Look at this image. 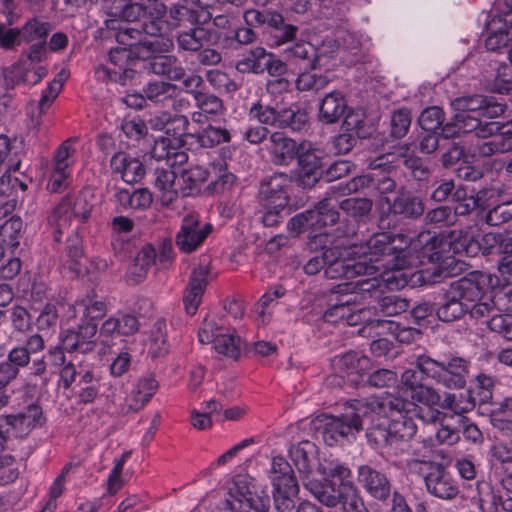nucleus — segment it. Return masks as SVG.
<instances>
[{
  "label": "nucleus",
  "mask_w": 512,
  "mask_h": 512,
  "mask_svg": "<svg viewBox=\"0 0 512 512\" xmlns=\"http://www.w3.org/2000/svg\"><path fill=\"white\" fill-rule=\"evenodd\" d=\"M170 3L169 1H159L154 4L151 11H147L144 16V31L146 35L159 36L165 33L166 26L169 24L165 20V16L170 15Z\"/></svg>",
  "instance_id": "72a5a7b5"
},
{
  "label": "nucleus",
  "mask_w": 512,
  "mask_h": 512,
  "mask_svg": "<svg viewBox=\"0 0 512 512\" xmlns=\"http://www.w3.org/2000/svg\"><path fill=\"white\" fill-rule=\"evenodd\" d=\"M4 84L6 89H13L17 84L29 81V71L20 60L3 71Z\"/></svg>",
  "instance_id": "338daca9"
},
{
  "label": "nucleus",
  "mask_w": 512,
  "mask_h": 512,
  "mask_svg": "<svg viewBox=\"0 0 512 512\" xmlns=\"http://www.w3.org/2000/svg\"><path fill=\"white\" fill-rule=\"evenodd\" d=\"M147 8V5L139 1L111 0L110 4L105 7V10L111 21L136 22L146 15Z\"/></svg>",
  "instance_id": "393cba45"
},
{
  "label": "nucleus",
  "mask_w": 512,
  "mask_h": 512,
  "mask_svg": "<svg viewBox=\"0 0 512 512\" xmlns=\"http://www.w3.org/2000/svg\"><path fill=\"white\" fill-rule=\"evenodd\" d=\"M446 121L445 111L440 106H429L423 109L418 116L417 124L423 131L438 132L443 139L460 137L458 129L448 130L450 119Z\"/></svg>",
  "instance_id": "412c9836"
},
{
  "label": "nucleus",
  "mask_w": 512,
  "mask_h": 512,
  "mask_svg": "<svg viewBox=\"0 0 512 512\" xmlns=\"http://www.w3.org/2000/svg\"><path fill=\"white\" fill-rule=\"evenodd\" d=\"M275 46H282L297 39L299 26L291 23L280 11L274 10L266 28Z\"/></svg>",
  "instance_id": "a878e982"
},
{
  "label": "nucleus",
  "mask_w": 512,
  "mask_h": 512,
  "mask_svg": "<svg viewBox=\"0 0 512 512\" xmlns=\"http://www.w3.org/2000/svg\"><path fill=\"white\" fill-rule=\"evenodd\" d=\"M488 283L483 289V293L479 300L475 302H468V313L474 319H481L484 317H491L494 312H499L500 309L496 307L494 297L491 295L490 289L497 284V278L486 273Z\"/></svg>",
  "instance_id": "473e14b6"
},
{
  "label": "nucleus",
  "mask_w": 512,
  "mask_h": 512,
  "mask_svg": "<svg viewBox=\"0 0 512 512\" xmlns=\"http://www.w3.org/2000/svg\"><path fill=\"white\" fill-rule=\"evenodd\" d=\"M145 68L158 76H164L171 81H180L185 76V69L175 55L162 53L153 61L148 62Z\"/></svg>",
  "instance_id": "cd10ccee"
},
{
  "label": "nucleus",
  "mask_w": 512,
  "mask_h": 512,
  "mask_svg": "<svg viewBox=\"0 0 512 512\" xmlns=\"http://www.w3.org/2000/svg\"><path fill=\"white\" fill-rule=\"evenodd\" d=\"M272 496L278 512H295L299 484L295 474L284 477H272Z\"/></svg>",
  "instance_id": "6ab92c4d"
},
{
  "label": "nucleus",
  "mask_w": 512,
  "mask_h": 512,
  "mask_svg": "<svg viewBox=\"0 0 512 512\" xmlns=\"http://www.w3.org/2000/svg\"><path fill=\"white\" fill-rule=\"evenodd\" d=\"M476 405L475 398L470 390L456 393H445L442 399L441 408L448 409L456 414H463L474 409Z\"/></svg>",
  "instance_id": "37998d69"
},
{
  "label": "nucleus",
  "mask_w": 512,
  "mask_h": 512,
  "mask_svg": "<svg viewBox=\"0 0 512 512\" xmlns=\"http://www.w3.org/2000/svg\"><path fill=\"white\" fill-rule=\"evenodd\" d=\"M174 48L173 40L160 34L159 36L144 35L141 42L132 48V56L135 61H143L145 65L153 61L162 53H170Z\"/></svg>",
  "instance_id": "aec40b11"
},
{
  "label": "nucleus",
  "mask_w": 512,
  "mask_h": 512,
  "mask_svg": "<svg viewBox=\"0 0 512 512\" xmlns=\"http://www.w3.org/2000/svg\"><path fill=\"white\" fill-rule=\"evenodd\" d=\"M389 211L401 219L416 221L424 215L425 203L420 196L401 186L389 204Z\"/></svg>",
  "instance_id": "a211bd4d"
},
{
  "label": "nucleus",
  "mask_w": 512,
  "mask_h": 512,
  "mask_svg": "<svg viewBox=\"0 0 512 512\" xmlns=\"http://www.w3.org/2000/svg\"><path fill=\"white\" fill-rule=\"evenodd\" d=\"M341 128L353 133L358 139L369 138L374 132V127L368 123L365 114L355 111L346 115Z\"/></svg>",
  "instance_id": "c03bdc74"
},
{
  "label": "nucleus",
  "mask_w": 512,
  "mask_h": 512,
  "mask_svg": "<svg viewBox=\"0 0 512 512\" xmlns=\"http://www.w3.org/2000/svg\"><path fill=\"white\" fill-rule=\"evenodd\" d=\"M291 178L286 173H274L264 177L259 184L258 202L260 206L273 205L274 208H287L288 188Z\"/></svg>",
  "instance_id": "f8f14e48"
},
{
  "label": "nucleus",
  "mask_w": 512,
  "mask_h": 512,
  "mask_svg": "<svg viewBox=\"0 0 512 512\" xmlns=\"http://www.w3.org/2000/svg\"><path fill=\"white\" fill-rule=\"evenodd\" d=\"M450 248L458 254L476 256L479 253L478 240L474 239L468 232L462 230L450 231L448 236Z\"/></svg>",
  "instance_id": "ea45409f"
},
{
  "label": "nucleus",
  "mask_w": 512,
  "mask_h": 512,
  "mask_svg": "<svg viewBox=\"0 0 512 512\" xmlns=\"http://www.w3.org/2000/svg\"><path fill=\"white\" fill-rule=\"evenodd\" d=\"M311 71L312 70H302L297 72L298 76L295 84L299 91L319 92L329 84L330 78L326 74H316Z\"/></svg>",
  "instance_id": "3c124183"
},
{
  "label": "nucleus",
  "mask_w": 512,
  "mask_h": 512,
  "mask_svg": "<svg viewBox=\"0 0 512 512\" xmlns=\"http://www.w3.org/2000/svg\"><path fill=\"white\" fill-rule=\"evenodd\" d=\"M283 57L287 64L297 72L302 70H315L319 68L321 56L318 49L308 41H296L283 50Z\"/></svg>",
  "instance_id": "f3484780"
},
{
  "label": "nucleus",
  "mask_w": 512,
  "mask_h": 512,
  "mask_svg": "<svg viewBox=\"0 0 512 512\" xmlns=\"http://www.w3.org/2000/svg\"><path fill=\"white\" fill-rule=\"evenodd\" d=\"M488 281L486 273L479 271L453 281L436 309L438 319L447 323L461 319L468 313V302L480 299Z\"/></svg>",
  "instance_id": "20e7f679"
},
{
  "label": "nucleus",
  "mask_w": 512,
  "mask_h": 512,
  "mask_svg": "<svg viewBox=\"0 0 512 512\" xmlns=\"http://www.w3.org/2000/svg\"><path fill=\"white\" fill-rule=\"evenodd\" d=\"M491 66L495 71V74L491 75V89L500 94H509L512 91V66L497 61L491 63Z\"/></svg>",
  "instance_id": "8fccbe9b"
},
{
  "label": "nucleus",
  "mask_w": 512,
  "mask_h": 512,
  "mask_svg": "<svg viewBox=\"0 0 512 512\" xmlns=\"http://www.w3.org/2000/svg\"><path fill=\"white\" fill-rule=\"evenodd\" d=\"M416 464H424L429 472L425 476L427 491L440 499L450 500L457 496L458 486L443 463L434 460L413 459L410 467Z\"/></svg>",
  "instance_id": "9d476101"
},
{
  "label": "nucleus",
  "mask_w": 512,
  "mask_h": 512,
  "mask_svg": "<svg viewBox=\"0 0 512 512\" xmlns=\"http://www.w3.org/2000/svg\"><path fill=\"white\" fill-rule=\"evenodd\" d=\"M144 35H146V32L144 31L143 21L140 28H119L116 32L115 38L118 44L125 46L127 49H131L135 48V46L141 42Z\"/></svg>",
  "instance_id": "69168bd1"
},
{
  "label": "nucleus",
  "mask_w": 512,
  "mask_h": 512,
  "mask_svg": "<svg viewBox=\"0 0 512 512\" xmlns=\"http://www.w3.org/2000/svg\"><path fill=\"white\" fill-rule=\"evenodd\" d=\"M210 172L214 174L215 179L210 182L208 188L215 193L230 189L236 180L235 175L229 172L226 165L222 163L213 165Z\"/></svg>",
  "instance_id": "13d9d810"
},
{
  "label": "nucleus",
  "mask_w": 512,
  "mask_h": 512,
  "mask_svg": "<svg viewBox=\"0 0 512 512\" xmlns=\"http://www.w3.org/2000/svg\"><path fill=\"white\" fill-rule=\"evenodd\" d=\"M304 486L322 505L330 508L339 506L341 512H369L353 482L309 479Z\"/></svg>",
  "instance_id": "39448f33"
},
{
  "label": "nucleus",
  "mask_w": 512,
  "mask_h": 512,
  "mask_svg": "<svg viewBox=\"0 0 512 512\" xmlns=\"http://www.w3.org/2000/svg\"><path fill=\"white\" fill-rule=\"evenodd\" d=\"M265 147L274 165L288 166L296 159L299 150L304 149V143H298L282 131H275L269 135Z\"/></svg>",
  "instance_id": "2eb2a0df"
},
{
  "label": "nucleus",
  "mask_w": 512,
  "mask_h": 512,
  "mask_svg": "<svg viewBox=\"0 0 512 512\" xmlns=\"http://www.w3.org/2000/svg\"><path fill=\"white\" fill-rule=\"evenodd\" d=\"M189 124L186 116L180 114L171 115L168 124H166L165 137H169L174 145H185Z\"/></svg>",
  "instance_id": "6e6d98bb"
},
{
  "label": "nucleus",
  "mask_w": 512,
  "mask_h": 512,
  "mask_svg": "<svg viewBox=\"0 0 512 512\" xmlns=\"http://www.w3.org/2000/svg\"><path fill=\"white\" fill-rule=\"evenodd\" d=\"M192 98L196 107L203 113L218 114L223 109L222 100L208 91L192 92Z\"/></svg>",
  "instance_id": "bf43d9fd"
},
{
  "label": "nucleus",
  "mask_w": 512,
  "mask_h": 512,
  "mask_svg": "<svg viewBox=\"0 0 512 512\" xmlns=\"http://www.w3.org/2000/svg\"><path fill=\"white\" fill-rule=\"evenodd\" d=\"M158 388V382L153 377L140 379L134 390L133 400L129 406L133 410H139L150 401Z\"/></svg>",
  "instance_id": "5fc2aeb1"
},
{
  "label": "nucleus",
  "mask_w": 512,
  "mask_h": 512,
  "mask_svg": "<svg viewBox=\"0 0 512 512\" xmlns=\"http://www.w3.org/2000/svg\"><path fill=\"white\" fill-rule=\"evenodd\" d=\"M52 30V25L39 18H31L21 28V39L24 43H38L47 41V37Z\"/></svg>",
  "instance_id": "4c0bfd02"
},
{
  "label": "nucleus",
  "mask_w": 512,
  "mask_h": 512,
  "mask_svg": "<svg viewBox=\"0 0 512 512\" xmlns=\"http://www.w3.org/2000/svg\"><path fill=\"white\" fill-rule=\"evenodd\" d=\"M417 405L400 395L386 393L378 397L353 399L347 402L340 416L320 414L310 422L311 438H300L291 443L290 448L302 444H311L315 448L321 445H350L356 435L363 431V421L371 422L379 418L396 419L415 414Z\"/></svg>",
  "instance_id": "f257e3e1"
},
{
  "label": "nucleus",
  "mask_w": 512,
  "mask_h": 512,
  "mask_svg": "<svg viewBox=\"0 0 512 512\" xmlns=\"http://www.w3.org/2000/svg\"><path fill=\"white\" fill-rule=\"evenodd\" d=\"M209 269L205 265L194 268L190 277L188 287L183 296V302L187 314L194 315L201 303L203 293L207 286Z\"/></svg>",
  "instance_id": "4be33fe9"
},
{
  "label": "nucleus",
  "mask_w": 512,
  "mask_h": 512,
  "mask_svg": "<svg viewBox=\"0 0 512 512\" xmlns=\"http://www.w3.org/2000/svg\"><path fill=\"white\" fill-rule=\"evenodd\" d=\"M357 139L353 133L343 130L342 133L331 138L330 151L337 155L348 154L355 147Z\"/></svg>",
  "instance_id": "774afa93"
},
{
  "label": "nucleus",
  "mask_w": 512,
  "mask_h": 512,
  "mask_svg": "<svg viewBox=\"0 0 512 512\" xmlns=\"http://www.w3.org/2000/svg\"><path fill=\"white\" fill-rule=\"evenodd\" d=\"M397 424H394L389 430L375 428L366 433L369 444L382 446L398 445L399 437L397 435Z\"/></svg>",
  "instance_id": "680f3d73"
},
{
  "label": "nucleus",
  "mask_w": 512,
  "mask_h": 512,
  "mask_svg": "<svg viewBox=\"0 0 512 512\" xmlns=\"http://www.w3.org/2000/svg\"><path fill=\"white\" fill-rule=\"evenodd\" d=\"M380 160L376 159L369 165V168L373 170V194L382 197L393 192L397 193V182L389 170L392 166L386 165Z\"/></svg>",
  "instance_id": "2f4dec72"
},
{
  "label": "nucleus",
  "mask_w": 512,
  "mask_h": 512,
  "mask_svg": "<svg viewBox=\"0 0 512 512\" xmlns=\"http://www.w3.org/2000/svg\"><path fill=\"white\" fill-rule=\"evenodd\" d=\"M280 110L271 105H265L261 102L254 103L250 110L249 116L257 120L260 124L269 126H278Z\"/></svg>",
  "instance_id": "4d7b16f0"
},
{
  "label": "nucleus",
  "mask_w": 512,
  "mask_h": 512,
  "mask_svg": "<svg viewBox=\"0 0 512 512\" xmlns=\"http://www.w3.org/2000/svg\"><path fill=\"white\" fill-rule=\"evenodd\" d=\"M202 9L201 0H177L170 3L169 20L174 27H179L183 23L195 25L199 23Z\"/></svg>",
  "instance_id": "bb28decb"
},
{
  "label": "nucleus",
  "mask_w": 512,
  "mask_h": 512,
  "mask_svg": "<svg viewBox=\"0 0 512 512\" xmlns=\"http://www.w3.org/2000/svg\"><path fill=\"white\" fill-rule=\"evenodd\" d=\"M213 347L218 354L237 360L241 353V339L234 333L221 330L213 338Z\"/></svg>",
  "instance_id": "79ce46f5"
},
{
  "label": "nucleus",
  "mask_w": 512,
  "mask_h": 512,
  "mask_svg": "<svg viewBox=\"0 0 512 512\" xmlns=\"http://www.w3.org/2000/svg\"><path fill=\"white\" fill-rule=\"evenodd\" d=\"M96 333V323L83 322L77 327L66 330L61 336V343L68 353H90L96 347Z\"/></svg>",
  "instance_id": "dca6fc26"
},
{
  "label": "nucleus",
  "mask_w": 512,
  "mask_h": 512,
  "mask_svg": "<svg viewBox=\"0 0 512 512\" xmlns=\"http://www.w3.org/2000/svg\"><path fill=\"white\" fill-rule=\"evenodd\" d=\"M75 384L76 394L80 403L90 404L95 401L102 391V380L95 375L92 370L82 368L81 364L70 360L64 368L60 370L59 385L65 390L71 389Z\"/></svg>",
  "instance_id": "6e6552de"
},
{
  "label": "nucleus",
  "mask_w": 512,
  "mask_h": 512,
  "mask_svg": "<svg viewBox=\"0 0 512 512\" xmlns=\"http://www.w3.org/2000/svg\"><path fill=\"white\" fill-rule=\"evenodd\" d=\"M358 480L371 497L385 501L390 496L391 485L388 478L372 467L368 465L360 466Z\"/></svg>",
  "instance_id": "5701e85b"
},
{
  "label": "nucleus",
  "mask_w": 512,
  "mask_h": 512,
  "mask_svg": "<svg viewBox=\"0 0 512 512\" xmlns=\"http://www.w3.org/2000/svg\"><path fill=\"white\" fill-rule=\"evenodd\" d=\"M347 104L342 92L335 90L326 94L320 102L319 120L324 124H335L344 115Z\"/></svg>",
  "instance_id": "c756f323"
},
{
  "label": "nucleus",
  "mask_w": 512,
  "mask_h": 512,
  "mask_svg": "<svg viewBox=\"0 0 512 512\" xmlns=\"http://www.w3.org/2000/svg\"><path fill=\"white\" fill-rule=\"evenodd\" d=\"M484 223L498 227L512 220V200L493 205L482 216Z\"/></svg>",
  "instance_id": "864d4df0"
},
{
  "label": "nucleus",
  "mask_w": 512,
  "mask_h": 512,
  "mask_svg": "<svg viewBox=\"0 0 512 512\" xmlns=\"http://www.w3.org/2000/svg\"><path fill=\"white\" fill-rule=\"evenodd\" d=\"M390 232H381L374 234L366 243L365 246L353 245L350 248H357L359 253L352 257L356 260H363L375 268V273L379 269L372 264V262L384 261V266L387 269H393L394 263L393 254L390 246Z\"/></svg>",
  "instance_id": "ddd939ff"
},
{
  "label": "nucleus",
  "mask_w": 512,
  "mask_h": 512,
  "mask_svg": "<svg viewBox=\"0 0 512 512\" xmlns=\"http://www.w3.org/2000/svg\"><path fill=\"white\" fill-rule=\"evenodd\" d=\"M412 122L411 110L407 107L395 109L390 115V137L402 139L407 135Z\"/></svg>",
  "instance_id": "09e8293b"
},
{
  "label": "nucleus",
  "mask_w": 512,
  "mask_h": 512,
  "mask_svg": "<svg viewBox=\"0 0 512 512\" xmlns=\"http://www.w3.org/2000/svg\"><path fill=\"white\" fill-rule=\"evenodd\" d=\"M110 167L114 173L120 174L126 183H136L145 174L142 162L125 152H116L110 160Z\"/></svg>",
  "instance_id": "b1692460"
},
{
  "label": "nucleus",
  "mask_w": 512,
  "mask_h": 512,
  "mask_svg": "<svg viewBox=\"0 0 512 512\" xmlns=\"http://www.w3.org/2000/svg\"><path fill=\"white\" fill-rule=\"evenodd\" d=\"M409 396L411 398L410 401L415 405L416 402H418L428 407L438 406L441 408L443 398L433 387L425 385L418 386L409 393Z\"/></svg>",
  "instance_id": "e2e57ef3"
},
{
  "label": "nucleus",
  "mask_w": 512,
  "mask_h": 512,
  "mask_svg": "<svg viewBox=\"0 0 512 512\" xmlns=\"http://www.w3.org/2000/svg\"><path fill=\"white\" fill-rule=\"evenodd\" d=\"M65 264L73 272H79L84 259V250L82 238L77 230H73V234L68 237L65 247Z\"/></svg>",
  "instance_id": "49530a36"
},
{
  "label": "nucleus",
  "mask_w": 512,
  "mask_h": 512,
  "mask_svg": "<svg viewBox=\"0 0 512 512\" xmlns=\"http://www.w3.org/2000/svg\"><path fill=\"white\" fill-rule=\"evenodd\" d=\"M42 409L37 404H30L22 411L7 415L0 424V437L4 440L23 438L41 423Z\"/></svg>",
  "instance_id": "9b49d317"
},
{
  "label": "nucleus",
  "mask_w": 512,
  "mask_h": 512,
  "mask_svg": "<svg viewBox=\"0 0 512 512\" xmlns=\"http://www.w3.org/2000/svg\"><path fill=\"white\" fill-rule=\"evenodd\" d=\"M338 206L347 216L361 221L370 215L373 202L367 197H350L343 199Z\"/></svg>",
  "instance_id": "a19ab883"
},
{
  "label": "nucleus",
  "mask_w": 512,
  "mask_h": 512,
  "mask_svg": "<svg viewBox=\"0 0 512 512\" xmlns=\"http://www.w3.org/2000/svg\"><path fill=\"white\" fill-rule=\"evenodd\" d=\"M450 106L455 113L450 117L449 131L458 129L461 136L474 134L477 138H490L478 146L481 156L489 157L512 151V121H488L503 115L505 104L492 96L470 94L452 99Z\"/></svg>",
  "instance_id": "f03ea898"
},
{
  "label": "nucleus",
  "mask_w": 512,
  "mask_h": 512,
  "mask_svg": "<svg viewBox=\"0 0 512 512\" xmlns=\"http://www.w3.org/2000/svg\"><path fill=\"white\" fill-rule=\"evenodd\" d=\"M422 368L427 378L447 389H464L469 375L470 362L462 357L450 356L442 361L432 358L423 362Z\"/></svg>",
  "instance_id": "0eeeda50"
},
{
  "label": "nucleus",
  "mask_w": 512,
  "mask_h": 512,
  "mask_svg": "<svg viewBox=\"0 0 512 512\" xmlns=\"http://www.w3.org/2000/svg\"><path fill=\"white\" fill-rule=\"evenodd\" d=\"M269 52L264 47L257 46L246 51L242 58L236 62V70L242 74H262L265 72Z\"/></svg>",
  "instance_id": "f704fd0d"
},
{
  "label": "nucleus",
  "mask_w": 512,
  "mask_h": 512,
  "mask_svg": "<svg viewBox=\"0 0 512 512\" xmlns=\"http://www.w3.org/2000/svg\"><path fill=\"white\" fill-rule=\"evenodd\" d=\"M178 87L175 84L165 81L149 82L143 89L147 100L155 103H163L173 99L178 93Z\"/></svg>",
  "instance_id": "de8ad7c7"
},
{
  "label": "nucleus",
  "mask_w": 512,
  "mask_h": 512,
  "mask_svg": "<svg viewBox=\"0 0 512 512\" xmlns=\"http://www.w3.org/2000/svg\"><path fill=\"white\" fill-rule=\"evenodd\" d=\"M277 128L303 132L309 128V116L305 109L283 108L280 110Z\"/></svg>",
  "instance_id": "c9c22d12"
},
{
  "label": "nucleus",
  "mask_w": 512,
  "mask_h": 512,
  "mask_svg": "<svg viewBox=\"0 0 512 512\" xmlns=\"http://www.w3.org/2000/svg\"><path fill=\"white\" fill-rule=\"evenodd\" d=\"M310 228H318L315 213H312L311 209L296 214L287 223V229L295 236Z\"/></svg>",
  "instance_id": "0e129e2a"
},
{
  "label": "nucleus",
  "mask_w": 512,
  "mask_h": 512,
  "mask_svg": "<svg viewBox=\"0 0 512 512\" xmlns=\"http://www.w3.org/2000/svg\"><path fill=\"white\" fill-rule=\"evenodd\" d=\"M228 498L219 512H268L270 497L253 478L237 475L228 488Z\"/></svg>",
  "instance_id": "423d86ee"
},
{
  "label": "nucleus",
  "mask_w": 512,
  "mask_h": 512,
  "mask_svg": "<svg viewBox=\"0 0 512 512\" xmlns=\"http://www.w3.org/2000/svg\"><path fill=\"white\" fill-rule=\"evenodd\" d=\"M212 229V224L202 225L196 216L186 215L175 238L176 246L184 253H191L202 245Z\"/></svg>",
  "instance_id": "4468645a"
},
{
  "label": "nucleus",
  "mask_w": 512,
  "mask_h": 512,
  "mask_svg": "<svg viewBox=\"0 0 512 512\" xmlns=\"http://www.w3.org/2000/svg\"><path fill=\"white\" fill-rule=\"evenodd\" d=\"M408 308L409 300L389 292L388 289L385 291V294L379 298L377 306H375V309L384 316H396L407 311Z\"/></svg>",
  "instance_id": "a18cd8bd"
},
{
  "label": "nucleus",
  "mask_w": 512,
  "mask_h": 512,
  "mask_svg": "<svg viewBox=\"0 0 512 512\" xmlns=\"http://www.w3.org/2000/svg\"><path fill=\"white\" fill-rule=\"evenodd\" d=\"M425 360H430L428 356H419L416 360V368L407 369L402 373L401 382L406 387L405 392H411L418 386L423 385L422 382L427 377L422 365Z\"/></svg>",
  "instance_id": "052dcab7"
},
{
  "label": "nucleus",
  "mask_w": 512,
  "mask_h": 512,
  "mask_svg": "<svg viewBox=\"0 0 512 512\" xmlns=\"http://www.w3.org/2000/svg\"><path fill=\"white\" fill-rule=\"evenodd\" d=\"M211 32L198 24L193 27L178 32L176 36V43L179 51L185 52H198L204 44L210 39Z\"/></svg>",
  "instance_id": "7c9ffc66"
},
{
  "label": "nucleus",
  "mask_w": 512,
  "mask_h": 512,
  "mask_svg": "<svg viewBox=\"0 0 512 512\" xmlns=\"http://www.w3.org/2000/svg\"><path fill=\"white\" fill-rule=\"evenodd\" d=\"M211 172L201 166H195L182 172L184 183L183 192L185 196L193 195L200 191L201 185L207 181Z\"/></svg>",
  "instance_id": "603ef678"
},
{
  "label": "nucleus",
  "mask_w": 512,
  "mask_h": 512,
  "mask_svg": "<svg viewBox=\"0 0 512 512\" xmlns=\"http://www.w3.org/2000/svg\"><path fill=\"white\" fill-rule=\"evenodd\" d=\"M359 253L357 248L338 245L322 246L321 250L309 258L303 270L307 275L323 272L327 279L354 278L358 275L375 273V268L365 259L356 260L352 256Z\"/></svg>",
  "instance_id": "7ed1b4c3"
},
{
  "label": "nucleus",
  "mask_w": 512,
  "mask_h": 512,
  "mask_svg": "<svg viewBox=\"0 0 512 512\" xmlns=\"http://www.w3.org/2000/svg\"><path fill=\"white\" fill-rule=\"evenodd\" d=\"M95 196L89 189H83L78 194L67 195L61 199L54 209L57 218L58 233L65 226L77 230L81 224L88 222L94 208Z\"/></svg>",
  "instance_id": "1a4fd4ad"
},
{
  "label": "nucleus",
  "mask_w": 512,
  "mask_h": 512,
  "mask_svg": "<svg viewBox=\"0 0 512 512\" xmlns=\"http://www.w3.org/2000/svg\"><path fill=\"white\" fill-rule=\"evenodd\" d=\"M389 242L394 259L392 268L401 270L408 264L412 239L403 233H390Z\"/></svg>",
  "instance_id": "58836bf2"
},
{
  "label": "nucleus",
  "mask_w": 512,
  "mask_h": 512,
  "mask_svg": "<svg viewBox=\"0 0 512 512\" xmlns=\"http://www.w3.org/2000/svg\"><path fill=\"white\" fill-rule=\"evenodd\" d=\"M338 204L336 199H333L331 196H325L315 205L314 209H311L312 213H315L318 228L333 226L339 221Z\"/></svg>",
  "instance_id": "e433bc0d"
},
{
  "label": "nucleus",
  "mask_w": 512,
  "mask_h": 512,
  "mask_svg": "<svg viewBox=\"0 0 512 512\" xmlns=\"http://www.w3.org/2000/svg\"><path fill=\"white\" fill-rule=\"evenodd\" d=\"M376 274L377 273L362 275L363 278L351 283L354 289H357V293L365 306L366 304L369 305L371 301L377 303L379 298H381L388 289V285L385 280L376 276ZM360 276L361 275H358L357 277Z\"/></svg>",
  "instance_id": "c85d7f7f"
}]
</instances>
